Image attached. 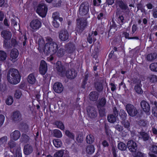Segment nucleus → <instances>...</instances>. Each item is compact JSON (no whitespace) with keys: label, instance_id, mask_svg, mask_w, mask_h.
<instances>
[{"label":"nucleus","instance_id":"nucleus-1","mask_svg":"<svg viewBox=\"0 0 157 157\" xmlns=\"http://www.w3.org/2000/svg\"><path fill=\"white\" fill-rule=\"evenodd\" d=\"M7 78L11 84H16L20 82L21 76L18 70L13 68L10 69L8 72Z\"/></svg>","mask_w":157,"mask_h":157},{"label":"nucleus","instance_id":"nucleus-2","mask_svg":"<svg viewBox=\"0 0 157 157\" xmlns=\"http://www.w3.org/2000/svg\"><path fill=\"white\" fill-rule=\"evenodd\" d=\"M47 40L48 43L45 44V54L48 55L49 54H53L56 53L58 49L57 44L54 42L51 37L48 38Z\"/></svg>","mask_w":157,"mask_h":157},{"label":"nucleus","instance_id":"nucleus-3","mask_svg":"<svg viewBox=\"0 0 157 157\" xmlns=\"http://www.w3.org/2000/svg\"><path fill=\"white\" fill-rule=\"evenodd\" d=\"M76 21L77 26L76 30L78 33H81L87 26V20L79 18L77 19Z\"/></svg>","mask_w":157,"mask_h":157},{"label":"nucleus","instance_id":"nucleus-4","mask_svg":"<svg viewBox=\"0 0 157 157\" xmlns=\"http://www.w3.org/2000/svg\"><path fill=\"white\" fill-rule=\"evenodd\" d=\"M47 11V6L44 3H40L37 6L36 12L40 16L44 17L46 16Z\"/></svg>","mask_w":157,"mask_h":157},{"label":"nucleus","instance_id":"nucleus-5","mask_svg":"<svg viewBox=\"0 0 157 157\" xmlns=\"http://www.w3.org/2000/svg\"><path fill=\"white\" fill-rule=\"evenodd\" d=\"M125 108L128 114L131 117L135 116L138 113L136 108L131 104H127Z\"/></svg>","mask_w":157,"mask_h":157},{"label":"nucleus","instance_id":"nucleus-6","mask_svg":"<svg viewBox=\"0 0 157 157\" xmlns=\"http://www.w3.org/2000/svg\"><path fill=\"white\" fill-rule=\"evenodd\" d=\"M89 6L86 2H82L80 5L79 9V13L82 16L86 15L89 11Z\"/></svg>","mask_w":157,"mask_h":157},{"label":"nucleus","instance_id":"nucleus-7","mask_svg":"<svg viewBox=\"0 0 157 157\" xmlns=\"http://www.w3.org/2000/svg\"><path fill=\"white\" fill-rule=\"evenodd\" d=\"M56 68L57 72L60 75H64L66 71V67L62 64L61 61H58L56 64Z\"/></svg>","mask_w":157,"mask_h":157},{"label":"nucleus","instance_id":"nucleus-8","mask_svg":"<svg viewBox=\"0 0 157 157\" xmlns=\"http://www.w3.org/2000/svg\"><path fill=\"white\" fill-rule=\"evenodd\" d=\"M41 21L37 19L32 20L30 23V26L33 29L37 30L39 29L41 26Z\"/></svg>","mask_w":157,"mask_h":157},{"label":"nucleus","instance_id":"nucleus-9","mask_svg":"<svg viewBox=\"0 0 157 157\" xmlns=\"http://www.w3.org/2000/svg\"><path fill=\"white\" fill-rule=\"evenodd\" d=\"M75 49V44L70 42L66 44L65 46V51L68 54L73 53Z\"/></svg>","mask_w":157,"mask_h":157},{"label":"nucleus","instance_id":"nucleus-10","mask_svg":"<svg viewBox=\"0 0 157 157\" xmlns=\"http://www.w3.org/2000/svg\"><path fill=\"white\" fill-rule=\"evenodd\" d=\"M127 147L129 151L132 152H136L137 149V146L136 143L132 140L128 141Z\"/></svg>","mask_w":157,"mask_h":157},{"label":"nucleus","instance_id":"nucleus-11","mask_svg":"<svg viewBox=\"0 0 157 157\" xmlns=\"http://www.w3.org/2000/svg\"><path fill=\"white\" fill-rule=\"evenodd\" d=\"M47 65L46 62L44 60L41 61L39 67V71L42 75H44L47 71Z\"/></svg>","mask_w":157,"mask_h":157},{"label":"nucleus","instance_id":"nucleus-12","mask_svg":"<svg viewBox=\"0 0 157 157\" xmlns=\"http://www.w3.org/2000/svg\"><path fill=\"white\" fill-rule=\"evenodd\" d=\"M53 89L56 93H60L63 90V85L60 82H56L53 85Z\"/></svg>","mask_w":157,"mask_h":157},{"label":"nucleus","instance_id":"nucleus-13","mask_svg":"<svg viewBox=\"0 0 157 157\" xmlns=\"http://www.w3.org/2000/svg\"><path fill=\"white\" fill-rule=\"evenodd\" d=\"M116 17L117 18V21L121 25L124 23V18L121 11H119L116 12Z\"/></svg>","mask_w":157,"mask_h":157},{"label":"nucleus","instance_id":"nucleus-14","mask_svg":"<svg viewBox=\"0 0 157 157\" xmlns=\"http://www.w3.org/2000/svg\"><path fill=\"white\" fill-rule=\"evenodd\" d=\"M65 74L67 78L70 79H74L77 76L76 72L73 68L71 69L70 71L67 70Z\"/></svg>","mask_w":157,"mask_h":157},{"label":"nucleus","instance_id":"nucleus-15","mask_svg":"<svg viewBox=\"0 0 157 157\" xmlns=\"http://www.w3.org/2000/svg\"><path fill=\"white\" fill-rule=\"evenodd\" d=\"M117 30V25L114 21H112V24L109 27V30L108 32V36L109 37L113 35Z\"/></svg>","mask_w":157,"mask_h":157},{"label":"nucleus","instance_id":"nucleus-16","mask_svg":"<svg viewBox=\"0 0 157 157\" xmlns=\"http://www.w3.org/2000/svg\"><path fill=\"white\" fill-rule=\"evenodd\" d=\"M59 37L62 41H65L68 40L69 38V33L66 30H61L59 34Z\"/></svg>","mask_w":157,"mask_h":157},{"label":"nucleus","instance_id":"nucleus-17","mask_svg":"<svg viewBox=\"0 0 157 157\" xmlns=\"http://www.w3.org/2000/svg\"><path fill=\"white\" fill-rule=\"evenodd\" d=\"M87 111L89 116L91 118L94 119L97 116V112L94 109L91 107L87 108Z\"/></svg>","mask_w":157,"mask_h":157},{"label":"nucleus","instance_id":"nucleus-18","mask_svg":"<svg viewBox=\"0 0 157 157\" xmlns=\"http://www.w3.org/2000/svg\"><path fill=\"white\" fill-rule=\"evenodd\" d=\"M116 5L118 6L120 8L123 10H129V8L127 4L122 0H117L116 1Z\"/></svg>","mask_w":157,"mask_h":157},{"label":"nucleus","instance_id":"nucleus-19","mask_svg":"<svg viewBox=\"0 0 157 157\" xmlns=\"http://www.w3.org/2000/svg\"><path fill=\"white\" fill-rule=\"evenodd\" d=\"M99 97V93L95 91L91 92L89 95V98L90 101H97Z\"/></svg>","mask_w":157,"mask_h":157},{"label":"nucleus","instance_id":"nucleus-20","mask_svg":"<svg viewBox=\"0 0 157 157\" xmlns=\"http://www.w3.org/2000/svg\"><path fill=\"white\" fill-rule=\"evenodd\" d=\"M141 108L143 110L145 113H148L150 109L149 104L144 100L142 101L140 103Z\"/></svg>","mask_w":157,"mask_h":157},{"label":"nucleus","instance_id":"nucleus-21","mask_svg":"<svg viewBox=\"0 0 157 157\" xmlns=\"http://www.w3.org/2000/svg\"><path fill=\"white\" fill-rule=\"evenodd\" d=\"M90 74L89 72L87 70L84 73V76L82 79V81L81 84V87L82 88L85 89L86 87V85L87 84V81L88 80Z\"/></svg>","mask_w":157,"mask_h":157},{"label":"nucleus","instance_id":"nucleus-22","mask_svg":"<svg viewBox=\"0 0 157 157\" xmlns=\"http://www.w3.org/2000/svg\"><path fill=\"white\" fill-rule=\"evenodd\" d=\"M21 117V114L18 110H16L13 113L11 117L14 121H19Z\"/></svg>","mask_w":157,"mask_h":157},{"label":"nucleus","instance_id":"nucleus-23","mask_svg":"<svg viewBox=\"0 0 157 157\" xmlns=\"http://www.w3.org/2000/svg\"><path fill=\"white\" fill-rule=\"evenodd\" d=\"M106 100L105 97H103L99 98L97 104V108L104 107L106 103Z\"/></svg>","mask_w":157,"mask_h":157},{"label":"nucleus","instance_id":"nucleus-24","mask_svg":"<svg viewBox=\"0 0 157 157\" xmlns=\"http://www.w3.org/2000/svg\"><path fill=\"white\" fill-rule=\"evenodd\" d=\"M23 151L24 154L28 155L33 152V147L31 145L27 144L25 145Z\"/></svg>","mask_w":157,"mask_h":157},{"label":"nucleus","instance_id":"nucleus-25","mask_svg":"<svg viewBox=\"0 0 157 157\" xmlns=\"http://www.w3.org/2000/svg\"><path fill=\"white\" fill-rule=\"evenodd\" d=\"M1 35L5 40H10L11 37V34L10 32L7 30H3L1 33Z\"/></svg>","mask_w":157,"mask_h":157},{"label":"nucleus","instance_id":"nucleus-26","mask_svg":"<svg viewBox=\"0 0 157 157\" xmlns=\"http://www.w3.org/2000/svg\"><path fill=\"white\" fill-rule=\"evenodd\" d=\"M19 52L18 50L16 48H13L11 51L10 56L12 60L16 59L18 56Z\"/></svg>","mask_w":157,"mask_h":157},{"label":"nucleus","instance_id":"nucleus-27","mask_svg":"<svg viewBox=\"0 0 157 157\" xmlns=\"http://www.w3.org/2000/svg\"><path fill=\"white\" fill-rule=\"evenodd\" d=\"M44 41L42 39H39L38 40L39 47L38 49L40 51H43L45 54V44Z\"/></svg>","mask_w":157,"mask_h":157},{"label":"nucleus","instance_id":"nucleus-28","mask_svg":"<svg viewBox=\"0 0 157 157\" xmlns=\"http://www.w3.org/2000/svg\"><path fill=\"white\" fill-rule=\"evenodd\" d=\"M8 148L10 149V151L12 153L14 152L15 150L16 149V142L13 140H10L8 142Z\"/></svg>","mask_w":157,"mask_h":157},{"label":"nucleus","instance_id":"nucleus-29","mask_svg":"<svg viewBox=\"0 0 157 157\" xmlns=\"http://www.w3.org/2000/svg\"><path fill=\"white\" fill-rule=\"evenodd\" d=\"M27 81L29 83L31 84H33L35 83L36 78L35 77L34 74L32 73L30 74L27 78Z\"/></svg>","mask_w":157,"mask_h":157},{"label":"nucleus","instance_id":"nucleus-30","mask_svg":"<svg viewBox=\"0 0 157 157\" xmlns=\"http://www.w3.org/2000/svg\"><path fill=\"white\" fill-rule=\"evenodd\" d=\"M94 86L96 90L99 92H101L103 89L102 83L100 82H97L94 83Z\"/></svg>","mask_w":157,"mask_h":157},{"label":"nucleus","instance_id":"nucleus-31","mask_svg":"<svg viewBox=\"0 0 157 157\" xmlns=\"http://www.w3.org/2000/svg\"><path fill=\"white\" fill-rule=\"evenodd\" d=\"M95 148L93 145H90L87 146L86 152L88 155H92L94 153L95 151Z\"/></svg>","mask_w":157,"mask_h":157},{"label":"nucleus","instance_id":"nucleus-32","mask_svg":"<svg viewBox=\"0 0 157 157\" xmlns=\"http://www.w3.org/2000/svg\"><path fill=\"white\" fill-rule=\"evenodd\" d=\"M157 57V55L156 53H151L148 54L146 56V58L148 61H152L155 59Z\"/></svg>","mask_w":157,"mask_h":157},{"label":"nucleus","instance_id":"nucleus-33","mask_svg":"<svg viewBox=\"0 0 157 157\" xmlns=\"http://www.w3.org/2000/svg\"><path fill=\"white\" fill-rule=\"evenodd\" d=\"M54 124L56 125L57 128L63 130L64 129L65 127L63 123L60 121H56L54 123Z\"/></svg>","mask_w":157,"mask_h":157},{"label":"nucleus","instance_id":"nucleus-34","mask_svg":"<svg viewBox=\"0 0 157 157\" xmlns=\"http://www.w3.org/2000/svg\"><path fill=\"white\" fill-rule=\"evenodd\" d=\"M21 136L20 132L18 130H15L13 133L12 138L14 140H17Z\"/></svg>","mask_w":157,"mask_h":157},{"label":"nucleus","instance_id":"nucleus-35","mask_svg":"<svg viewBox=\"0 0 157 157\" xmlns=\"http://www.w3.org/2000/svg\"><path fill=\"white\" fill-rule=\"evenodd\" d=\"M29 137L25 134H22L21 139V141L22 143H27L29 140Z\"/></svg>","mask_w":157,"mask_h":157},{"label":"nucleus","instance_id":"nucleus-36","mask_svg":"<svg viewBox=\"0 0 157 157\" xmlns=\"http://www.w3.org/2000/svg\"><path fill=\"white\" fill-rule=\"evenodd\" d=\"M53 143L54 146L56 147H59L62 145L61 141L59 139H54L53 140Z\"/></svg>","mask_w":157,"mask_h":157},{"label":"nucleus","instance_id":"nucleus-37","mask_svg":"<svg viewBox=\"0 0 157 157\" xmlns=\"http://www.w3.org/2000/svg\"><path fill=\"white\" fill-rule=\"evenodd\" d=\"M140 134L144 141H146L149 140V136L147 133L144 132H140Z\"/></svg>","mask_w":157,"mask_h":157},{"label":"nucleus","instance_id":"nucleus-38","mask_svg":"<svg viewBox=\"0 0 157 157\" xmlns=\"http://www.w3.org/2000/svg\"><path fill=\"white\" fill-rule=\"evenodd\" d=\"M119 116L122 121L125 120L126 119L127 114L125 111L123 110H121L119 113Z\"/></svg>","mask_w":157,"mask_h":157},{"label":"nucleus","instance_id":"nucleus-39","mask_svg":"<svg viewBox=\"0 0 157 157\" xmlns=\"http://www.w3.org/2000/svg\"><path fill=\"white\" fill-rule=\"evenodd\" d=\"M127 145L122 142H119L117 145L118 149L121 151H125L127 149Z\"/></svg>","mask_w":157,"mask_h":157},{"label":"nucleus","instance_id":"nucleus-40","mask_svg":"<svg viewBox=\"0 0 157 157\" xmlns=\"http://www.w3.org/2000/svg\"><path fill=\"white\" fill-rule=\"evenodd\" d=\"M107 120L108 121L111 123H114L116 120V117L113 114L108 116Z\"/></svg>","mask_w":157,"mask_h":157},{"label":"nucleus","instance_id":"nucleus-41","mask_svg":"<svg viewBox=\"0 0 157 157\" xmlns=\"http://www.w3.org/2000/svg\"><path fill=\"white\" fill-rule=\"evenodd\" d=\"M149 68L151 71L157 72V63L154 62L151 63L149 66Z\"/></svg>","mask_w":157,"mask_h":157},{"label":"nucleus","instance_id":"nucleus-42","mask_svg":"<svg viewBox=\"0 0 157 157\" xmlns=\"http://www.w3.org/2000/svg\"><path fill=\"white\" fill-rule=\"evenodd\" d=\"M54 136L58 138H60L62 136L61 132L59 130L55 129L53 131Z\"/></svg>","mask_w":157,"mask_h":157},{"label":"nucleus","instance_id":"nucleus-43","mask_svg":"<svg viewBox=\"0 0 157 157\" xmlns=\"http://www.w3.org/2000/svg\"><path fill=\"white\" fill-rule=\"evenodd\" d=\"M22 95V91L20 90H17L15 91L14 94V97L16 99H20Z\"/></svg>","mask_w":157,"mask_h":157},{"label":"nucleus","instance_id":"nucleus-44","mask_svg":"<svg viewBox=\"0 0 157 157\" xmlns=\"http://www.w3.org/2000/svg\"><path fill=\"white\" fill-rule=\"evenodd\" d=\"M65 134L69 138L73 140H74L75 136L74 134L68 130H66L65 132Z\"/></svg>","mask_w":157,"mask_h":157},{"label":"nucleus","instance_id":"nucleus-45","mask_svg":"<svg viewBox=\"0 0 157 157\" xmlns=\"http://www.w3.org/2000/svg\"><path fill=\"white\" fill-rule=\"evenodd\" d=\"M64 151L62 150H58L54 154L53 157H63Z\"/></svg>","mask_w":157,"mask_h":157},{"label":"nucleus","instance_id":"nucleus-46","mask_svg":"<svg viewBox=\"0 0 157 157\" xmlns=\"http://www.w3.org/2000/svg\"><path fill=\"white\" fill-rule=\"evenodd\" d=\"M94 137L92 135L87 136L86 137V141L87 143L90 144L93 143L94 141Z\"/></svg>","mask_w":157,"mask_h":157},{"label":"nucleus","instance_id":"nucleus-47","mask_svg":"<svg viewBox=\"0 0 157 157\" xmlns=\"http://www.w3.org/2000/svg\"><path fill=\"white\" fill-rule=\"evenodd\" d=\"M134 89L136 92L138 94H141L143 93V91L140 86V84H137L135 85Z\"/></svg>","mask_w":157,"mask_h":157},{"label":"nucleus","instance_id":"nucleus-48","mask_svg":"<svg viewBox=\"0 0 157 157\" xmlns=\"http://www.w3.org/2000/svg\"><path fill=\"white\" fill-rule=\"evenodd\" d=\"M7 57V54L6 52L2 50H0V61H4Z\"/></svg>","mask_w":157,"mask_h":157},{"label":"nucleus","instance_id":"nucleus-49","mask_svg":"<svg viewBox=\"0 0 157 157\" xmlns=\"http://www.w3.org/2000/svg\"><path fill=\"white\" fill-rule=\"evenodd\" d=\"M121 123L122 125L124 126L125 128H126L128 130H130V124L128 121H126V120L122 121Z\"/></svg>","mask_w":157,"mask_h":157},{"label":"nucleus","instance_id":"nucleus-50","mask_svg":"<svg viewBox=\"0 0 157 157\" xmlns=\"http://www.w3.org/2000/svg\"><path fill=\"white\" fill-rule=\"evenodd\" d=\"M13 97L11 96H8L6 99V102L8 105H11L13 103Z\"/></svg>","mask_w":157,"mask_h":157},{"label":"nucleus","instance_id":"nucleus-51","mask_svg":"<svg viewBox=\"0 0 157 157\" xmlns=\"http://www.w3.org/2000/svg\"><path fill=\"white\" fill-rule=\"evenodd\" d=\"M98 109L99 115L101 117H103L105 115V109L104 107H101L98 108Z\"/></svg>","mask_w":157,"mask_h":157},{"label":"nucleus","instance_id":"nucleus-52","mask_svg":"<svg viewBox=\"0 0 157 157\" xmlns=\"http://www.w3.org/2000/svg\"><path fill=\"white\" fill-rule=\"evenodd\" d=\"M97 18L98 20L101 21L102 20L106 19L105 15L102 12L100 13L97 15Z\"/></svg>","mask_w":157,"mask_h":157},{"label":"nucleus","instance_id":"nucleus-53","mask_svg":"<svg viewBox=\"0 0 157 157\" xmlns=\"http://www.w3.org/2000/svg\"><path fill=\"white\" fill-rule=\"evenodd\" d=\"M149 79L150 81L152 83L157 81V76L154 75H151L149 76Z\"/></svg>","mask_w":157,"mask_h":157},{"label":"nucleus","instance_id":"nucleus-54","mask_svg":"<svg viewBox=\"0 0 157 157\" xmlns=\"http://www.w3.org/2000/svg\"><path fill=\"white\" fill-rule=\"evenodd\" d=\"M64 54V51L63 48H60L57 52V56L59 57H61L63 56Z\"/></svg>","mask_w":157,"mask_h":157},{"label":"nucleus","instance_id":"nucleus-55","mask_svg":"<svg viewBox=\"0 0 157 157\" xmlns=\"http://www.w3.org/2000/svg\"><path fill=\"white\" fill-rule=\"evenodd\" d=\"M7 137L6 136H4L0 138V145L5 144L7 142Z\"/></svg>","mask_w":157,"mask_h":157},{"label":"nucleus","instance_id":"nucleus-56","mask_svg":"<svg viewBox=\"0 0 157 157\" xmlns=\"http://www.w3.org/2000/svg\"><path fill=\"white\" fill-rule=\"evenodd\" d=\"M10 44L11 48L12 47H15L18 44V43L16 40L15 39H12L11 40Z\"/></svg>","mask_w":157,"mask_h":157},{"label":"nucleus","instance_id":"nucleus-57","mask_svg":"<svg viewBox=\"0 0 157 157\" xmlns=\"http://www.w3.org/2000/svg\"><path fill=\"white\" fill-rule=\"evenodd\" d=\"M118 150L116 148L114 147H113L112 148V152L113 155V157H117V153Z\"/></svg>","mask_w":157,"mask_h":157},{"label":"nucleus","instance_id":"nucleus-58","mask_svg":"<svg viewBox=\"0 0 157 157\" xmlns=\"http://www.w3.org/2000/svg\"><path fill=\"white\" fill-rule=\"evenodd\" d=\"M77 141L79 143H81L83 141V137L82 135L79 134L76 138Z\"/></svg>","mask_w":157,"mask_h":157},{"label":"nucleus","instance_id":"nucleus-59","mask_svg":"<svg viewBox=\"0 0 157 157\" xmlns=\"http://www.w3.org/2000/svg\"><path fill=\"white\" fill-rule=\"evenodd\" d=\"M16 157H22L21 150L19 149H17L15 151Z\"/></svg>","mask_w":157,"mask_h":157},{"label":"nucleus","instance_id":"nucleus-60","mask_svg":"<svg viewBox=\"0 0 157 157\" xmlns=\"http://www.w3.org/2000/svg\"><path fill=\"white\" fill-rule=\"evenodd\" d=\"M93 40L92 35L89 33L88 35V36L87 38V40L90 44H92L93 43Z\"/></svg>","mask_w":157,"mask_h":157},{"label":"nucleus","instance_id":"nucleus-61","mask_svg":"<svg viewBox=\"0 0 157 157\" xmlns=\"http://www.w3.org/2000/svg\"><path fill=\"white\" fill-rule=\"evenodd\" d=\"M59 17V16L57 12H54L52 14V17L53 18V21H57Z\"/></svg>","mask_w":157,"mask_h":157},{"label":"nucleus","instance_id":"nucleus-62","mask_svg":"<svg viewBox=\"0 0 157 157\" xmlns=\"http://www.w3.org/2000/svg\"><path fill=\"white\" fill-rule=\"evenodd\" d=\"M101 144L104 148L108 147L109 146V143L105 140H104L102 141Z\"/></svg>","mask_w":157,"mask_h":157},{"label":"nucleus","instance_id":"nucleus-63","mask_svg":"<svg viewBox=\"0 0 157 157\" xmlns=\"http://www.w3.org/2000/svg\"><path fill=\"white\" fill-rule=\"evenodd\" d=\"M101 0H93V3L94 6H99L101 3Z\"/></svg>","mask_w":157,"mask_h":157},{"label":"nucleus","instance_id":"nucleus-64","mask_svg":"<svg viewBox=\"0 0 157 157\" xmlns=\"http://www.w3.org/2000/svg\"><path fill=\"white\" fill-rule=\"evenodd\" d=\"M7 40H5L4 42V43L3 46L7 48H11L10 43V42H8Z\"/></svg>","mask_w":157,"mask_h":157}]
</instances>
